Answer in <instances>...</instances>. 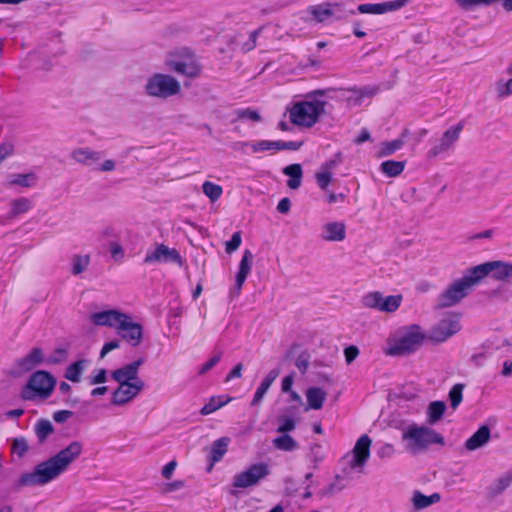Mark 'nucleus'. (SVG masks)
<instances>
[{
	"label": "nucleus",
	"mask_w": 512,
	"mask_h": 512,
	"mask_svg": "<svg viewBox=\"0 0 512 512\" xmlns=\"http://www.w3.org/2000/svg\"><path fill=\"white\" fill-rule=\"evenodd\" d=\"M83 449L82 442L72 441L49 459L37 464L32 472L23 473L14 483L13 489L20 491L23 487L44 486L52 482L80 457Z\"/></svg>",
	"instance_id": "nucleus-1"
},
{
	"label": "nucleus",
	"mask_w": 512,
	"mask_h": 512,
	"mask_svg": "<svg viewBox=\"0 0 512 512\" xmlns=\"http://www.w3.org/2000/svg\"><path fill=\"white\" fill-rule=\"evenodd\" d=\"M335 88L317 89L310 92L307 100L299 101L293 104L289 109L290 121L297 126L310 128L314 126L319 118L325 113L326 101L319 100L317 97L326 96L333 98L332 93Z\"/></svg>",
	"instance_id": "nucleus-2"
},
{
	"label": "nucleus",
	"mask_w": 512,
	"mask_h": 512,
	"mask_svg": "<svg viewBox=\"0 0 512 512\" xmlns=\"http://www.w3.org/2000/svg\"><path fill=\"white\" fill-rule=\"evenodd\" d=\"M491 264H480L467 271L462 278L451 283L439 296L438 308L452 307L465 298L473 286L487 276Z\"/></svg>",
	"instance_id": "nucleus-3"
},
{
	"label": "nucleus",
	"mask_w": 512,
	"mask_h": 512,
	"mask_svg": "<svg viewBox=\"0 0 512 512\" xmlns=\"http://www.w3.org/2000/svg\"><path fill=\"white\" fill-rule=\"evenodd\" d=\"M406 450L412 454L425 451L432 444L444 445V437L430 427L409 425L402 433Z\"/></svg>",
	"instance_id": "nucleus-4"
},
{
	"label": "nucleus",
	"mask_w": 512,
	"mask_h": 512,
	"mask_svg": "<svg viewBox=\"0 0 512 512\" xmlns=\"http://www.w3.org/2000/svg\"><path fill=\"white\" fill-rule=\"evenodd\" d=\"M143 91L148 97L165 100L179 94L181 85L169 74L154 73L147 78Z\"/></svg>",
	"instance_id": "nucleus-5"
},
{
	"label": "nucleus",
	"mask_w": 512,
	"mask_h": 512,
	"mask_svg": "<svg viewBox=\"0 0 512 512\" xmlns=\"http://www.w3.org/2000/svg\"><path fill=\"white\" fill-rule=\"evenodd\" d=\"M56 379L47 371L38 370L34 372L21 392L24 400L48 398L54 391Z\"/></svg>",
	"instance_id": "nucleus-6"
},
{
	"label": "nucleus",
	"mask_w": 512,
	"mask_h": 512,
	"mask_svg": "<svg viewBox=\"0 0 512 512\" xmlns=\"http://www.w3.org/2000/svg\"><path fill=\"white\" fill-rule=\"evenodd\" d=\"M103 151L92 150L88 147H81L74 149L70 157L78 164L92 168L100 172H111L115 170L116 163L112 159H107L100 164V160L103 158Z\"/></svg>",
	"instance_id": "nucleus-7"
},
{
	"label": "nucleus",
	"mask_w": 512,
	"mask_h": 512,
	"mask_svg": "<svg viewBox=\"0 0 512 512\" xmlns=\"http://www.w3.org/2000/svg\"><path fill=\"white\" fill-rule=\"evenodd\" d=\"M426 335L419 325L413 324L406 328L395 344L390 348L391 355H404L414 352L418 349Z\"/></svg>",
	"instance_id": "nucleus-8"
},
{
	"label": "nucleus",
	"mask_w": 512,
	"mask_h": 512,
	"mask_svg": "<svg viewBox=\"0 0 512 512\" xmlns=\"http://www.w3.org/2000/svg\"><path fill=\"white\" fill-rule=\"evenodd\" d=\"M270 474L269 466L260 462L250 465L246 470L233 477V488H249L256 486Z\"/></svg>",
	"instance_id": "nucleus-9"
},
{
	"label": "nucleus",
	"mask_w": 512,
	"mask_h": 512,
	"mask_svg": "<svg viewBox=\"0 0 512 512\" xmlns=\"http://www.w3.org/2000/svg\"><path fill=\"white\" fill-rule=\"evenodd\" d=\"M461 329L459 318L456 315H447L442 318L429 332L427 338L435 343H442Z\"/></svg>",
	"instance_id": "nucleus-10"
},
{
	"label": "nucleus",
	"mask_w": 512,
	"mask_h": 512,
	"mask_svg": "<svg viewBox=\"0 0 512 512\" xmlns=\"http://www.w3.org/2000/svg\"><path fill=\"white\" fill-rule=\"evenodd\" d=\"M464 128V122L460 121L457 124L449 127L438 140V142L428 151V157L435 158L440 154L451 150L455 143L459 140L460 134Z\"/></svg>",
	"instance_id": "nucleus-11"
},
{
	"label": "nucleus",
	"mask_w": 512,
	"mask_h": 512,
	"mask_svg": "<svg viewBox=\"0 0 512 512\" xmlns=\"http://www.w3.org/2000/svg\"><path fill=\"white\" fill-rule=\"evenodd\" d=\"M167 66L170 70L189 78L198 77L202 71V67L195 56L189 52H186L181 58L168 60Z\"/></svg>",
	"instance_id": "nucleus-12"
},
{
	"label": "nucleus",
	"mask_w": 512,
	"mask_h": 512,
	"mask_svg": "<svg viewBox=\"0 0 512 512\" xmlns=\"http://www.w3.org/2000/svg\"><path fill=\"white\" fill-rule=\"evenodd\" d=\"M174 262L182 265V257L175 248H169L164 244H159L154 250L148 251L144 258V263H168Z\"/></svg>",
	"instance_id": "nucleus-13"
},
{
	"label": "nucleus",
	"mask_w": 512,
	"mask_h": 512,
	"mask_svg": "<svg viewBox=\"0 0 512 512\" xmlns=\"http://www.w3.org/2000/svg\"><path fill=\"white\" fill-rule=\"evenodd\" d=\"M302 144H303L302 142H297V141H282V140L269 141V140H261V141H257V142H254V143L238 142L235 145L239 146L241 148H243L245 146H251L252 151L254 153H258V152L267 151V150H271V149L296 151V150H298L302 146Z\"/></svg>",
	"instance_id": "nucleus-14"
},
{
	"label": "nucleus",
	"mask_w": 512,
	"mask_h": 512,
	"mask_svg": "<svg viewBox=\"0 0 512 512\" xmlns=\"http://www.w3.org/2000/svg\"><path fill=\"white\" fill-rule=\"evenodd\" d=\"M116 331L122 339L126 340L133 347H137L143 338L142 325L134 322L128 314L124 320L121 321Z\"/></svg>",
	"instance_id": "nucleus-15"
},
{
	"label": "nucleus",
	"mask_w": 512,
	"mask_h": 512,
	"mask_svg": "<svg viewBox=\"0 0 512 512\" xmlns=\"http://www.w3.org/2000/svg\"><path fill=\"white\" fill-rule=\"evenodd\" d=\"M143 381L131 383H119L118 388L113 392L112 404L122 406L134 399L143 389Z\"/></svg>",
	"instance_id": "nucleus-16"
},
{
	"label": "nucleus",
	"mask_w": 512,
	"mask_h": 512,
	"mask_svg": "<svg viewBox=\"0 0 512 512\" xmlns=\"http://www.w3.org/2000/svg\"><path fill=\"white\" fill-rule=\"evenodd\" d=\"M370 446L371 439L368 435H362L356 442L353 450L352 457L349 460V468L350 469H358L363 468L366 464L367 460L370 457Z\"/></svg>",
	"instance_id": "nucleus-17"
},
{
	"label": "nucleus",
	"mask_w": 512,
	"mask_h": 512,
	"mask_svg": "<svg viewBox=\"0 0 512 512\" xmlns=\"http://www.w3.org/2000/svg\"><path fill=\"white\" fill-rule=\"evenodd\" d=\"M253 259L254 255L250 250H245L243 252L242 259L239 263V270L235 279V285L230 291L231 297H238L240 295L242 286L251 271Z\"/></svg>",
	"instance_id": "nucleus-18"
},
{
	"label": "nucleus",
	"mask_w": 512,
	"mask_h": 512,
	"mask_svg": "<svg viewBox=\"0 0 512 512\" xmlns=\"http://www.w3.org/2000/svg\"><path fill=\"white\" fill-rule=\"evenodd\" d=\"M411 0H393L383 3H367L358 6L357 10L363 14H385L387 12L397 11L404 7Z\"/></svg>",
	"instance_id": "nucleus-19"
},
{
	"label": "nucleus",
	"mask_w": 512,
	"mask_h": 512,
	"mask_svg": "<svg viewBox=\"0 0 512 512\" xmlns=\"http://www.w3.org/2000/svg\"><path fill=\"white\" fill-rule=\"evenodd\" d=\"M127 314L122 313L118 310H106L101 312H96L91 315V321L93 324L97 326H108L115 329H118L120 323Z\"/></svg>",
	"instance_id": "nucleus-20"
},
{
	"label": "nucleus",
	"mask_w": 512,
	"mask_h": 512,
	"mask_svg": "<svg viewBox=\"0 0 512 512\" xmlns=\"http://www.w3.org/2000/svg\"><path fill=\"white\" fill-rule=\"evenodd\" d=\"M144 363V359L140 358L130 364H127L112 372V378L118 383H131L142 381L138 376V370Z\"/></svg>",
	"instance_id": "nucleus-21"
},
{
	"label": "nucleus",
	"mask_w": 512,
	"mask_h": 512,
	"mask_svg": "<svg viewBox=\"0 0 512 512\" xmlns=\"http://www.w3.org/2000/svg\"><path fill=\"white\" fill-rule=\"evenodd\" d=\"M308 12L311 14L312 20L317 23H323L329 17L335 15L336 12H341V5L337 3H322L310 6Z\"/></svg>",
	"instance_id": "nucleus-22"
},
{
	"label": "nucleus",
	"mask_w": 512,
	"mask_h": 512,
	"mask_svg": "<svg viewBox=\"0 0 512 512\" xmlns=\"http://www.w3.org/2000/svg\"><path fill=\"white\" fill-rule=\"evenodd\" d=\"M44 361L42 349L34 347L26 356L17 360L16 366L20 372H29Z\"/></svg>",
	"instance_id": "nucleus-23"
},
{
	"label": "nucleus",
	"mask_w": 512,
	"mask_h": 512,
	"mask_svg": "<svg viewBox=\"0 0 512 512\" xmlns=\"http://www.w3.org/2000/svg\"><path fill=\"white\" fill-rule=\"evenodd\" d=\"M490 438V428L487 425H483L466 440L464 446L468 451H475L484 447L489 442Z\"/></svg>",
	"instance_id": "nucleus-24"
},
{
	"label": "nucleus",
	"mask_w": 512,
	"mask_h": 512,
	"mask_svg": "<svg viewBox=\"0 0 512 512\" xmlns=\"http://www.w3.org/2000/svg\"><path fill=\"white\" fill-rule=\"evenodd\" d=\"M229 443L230 439L228 437H222L212 443L209 454L210 465L207 469L208 472H210L214 464L219 462L226 454Z\"/></svg>",
	"instance_id": "nucleus-25"
},
{
	"label": "nucleus",
	"mask_w": 512,
	"mask_h": 512,
	"mask_svg": "<svg viewBox=\"0 0 512 512\" xmlns=\"http://www.w3.org/2000/svg\"><path fill=\"white\" fill-rule=\"evenodd\" d=\"M345 236V225L341 222H330L323 226L322 238L326 241H342Z\"/></svg>",
	"instance_id": "nucleus-26"
},
{
	"label": "nucleus",
	"mask_w": 512,
	"mask_h": 512,
	"mask_svg": "<svg viewBox=\"0 0 512 512\" xmlns=\"http://www.w3.org/2000/svg\"><path fill=\"white\" fill-rule=\"evenodd\" d=\"M512 484V472L507 471L495 479L488 487V494L491 498L501 495Z\"/></svg>",
	"instance_id": "nucleus-27"
},
{
	"label": "nucleus",
	"mask_w": 512,
	"mask_h": 512,
	"mask_svg": "<svg viewBox=\"0 0 512 512\" xmlns=\"http://www.w3.org/2000/svg\"><path fill=\"white\" fill-rule=\"evenodd\" d=\"M283 174L289 177V180L287 181V186L290 189L296 190L301 186L303 170L300 164H291L286 166L283 169Z\"/></svg>",
	"instance_id": "nucleus-28"
},
{
	"label": "nucleus",
	"mask_w": 512,
	"mask_h": 512,
	"mask_svg": "<svg viewBox=\"0 0 512 512\" xmlns=\"http://www.w3.org/2000/svg\"><path fill=\"white\" fill-rule=\"evenodd\" d=\"M326 392L319 387H310L306 390V398L309 408L319 410L326 400Z\"/></svg>",
	"instance_id": "nucleus-29"
},
{
	"label": "nucleus",
	"mask_w": 512,
	"mask_h": 512,
	"mask_svg": "<svg viewBox=\"0 0 512 512\" xmlns=\"http://www.w3.org/2000/svg\"><path fill=\"white\" fill-rule=\"evenodd\" d=\"M441 500L439 493H433L430 496H426L420 491H415L412 496V503L416 510L425 509L433 504L438 503Z\"/></svg>",
	"instance_id": "nucleus-30"
},
{
	"label": "nucleus",
	"mask_w": 512,
	"mask_h": 512,
	"mask_svg": "<svg viewBox=\"0 0 512 512\" xmlns=\"http://www.w3.org/2000/svg\"><path fill=\"white\" fill-rule=\"evenodd\" d=\"M491 264V269L487 271V275L494 271V277L497 280H507L512 277V263H503L500 261L486 262Z\"/></svg>",
	"instance_id": "nucleus-31"
},
{
	"label": "nucleus",
	"mask_w": 512,
	"mask_h": 512,
	"mask_svg": "<svg viewBox=\"0 0 512 512\" xmlns=\"http://www.w3.org/2000/svg\"><path fill=\"white\" fill-rule=\"evenodd\" d=\"M88 362L87 359H81L72 363L67 367L64 377L74 383L80 382L81 374L85 370Z\"/></svg>",
	"instance_id": "nucleus-32"
},
{
	"label": "nucleus",
	"mask_w": 512,
	"mask_h": 512,
	"mask_svg": "<svg viewBox=\"0 0 512 512\" xmlns=\"http://www.w3.org/2000/svg\"><path fill=\"white\" fill-rule=\"evenodd\" d=\"M34 431L38 442L43 444L54 433V426L48 419H39L35 424Z\"/></svg>",
	"instance_id": "nucleus-33"
},
{
	"label": "nucleus",
	"mask_w": 512,
	"mask_h": 512,
	"mask_svg": "<svg viewBox=\"0 0 512 512\" xmlns=\"http://www.w3.org/2000/svg\"><path fill=\"white\" fill-rule=\"evenodd\" d=\"M38 177L35 173L16 174L8 182V186H21L24 188L34 187L37 184Z\"/></svg>",
	"instance_id": "nucleus-34"
},
{
	"label": "nucleus",
	"mask_w": 512,
	"mask_h": 512,
	"mask_svg": "<svg viewBox=\"0 0 512 512\" xmlns=\"http://www.w3.org/2000/svg\"><path fill=\"white\" fill-rule=\"evenodd\" d=\"M446 405L442 401L431 402L427 409V421L429 424L437 423L444 415Z\"/></svg>",
	"instance_id": "nucleus-35"
},
{
	"label": "nucleus",
	"mask_w": 512,
	"mask_h": 512,
	"mask_svg": "<svg viewBox=\"0 0 512 512\" xmlns=\"http://www.w3.org/2000/svg\"><path fill=\"white\" fill-rule=\"evenodd\" d=\"M273 446L281 451H294L298 448L297 441L288 434H282L272 441Z\"/></svg>",
	"instance_id": "nucleus-36"
},
{
	"label": "nucleus",
	"mask_w": 512,
	"mask_h": 512,
	"mask_svg": "<svg viewBox=\"0 0 512 512\" xmlns=\"http://www.w3.org/2000/svg\"><path fill=\"white\" fill-rule=\"evenodd\" d=\"M404 168V161L387 160L381 164V171L389 177H396L400 175Z\"/></svg>",
	"instance_id": "nucleus-37"
},
{
	"label": "nucleus",
	"mask_w": 512,
	"mask_h": 512,
	"mask_svg": "<svg viewBox=\"0 0 512 512\" xmlns=\"http://www.w3.org/2000/svg\"><path fill=\"white\" fill-rule=\"evenodd\" d=\"M69 345L56 348L46 359L49 365H58L67 361Z\"/></svg>",
	"instance_id": "nucleus-38"
},
{
	"label": "nucleus",
	"mask_w": 512,
	"mask_h": 512,
	"mask_svg": "<svg viewBox=\"0 0 512 512\" xmlns=\"http://www.w3.org/2000/svg\"><path fill=\"white\" fill-rule=\"evenodd\" d=\"M11 206H12L11 212H10L11 217H17L20 214H24V213L28 212L31 209L32 204L28 198L21 197V198L14 199L11 202Z\"/></svg>",
	"instance_id": "nucleus-39"
},
{
	"label": "nucleus",
	"mask_w": 512,
	"mask_h": 512,
	"mask_svg": "<svg viewBox=\"0 0 512 512\" xmlns=\"http://www.w3.org/2000/svg\"><path fill=\"white\" fill-rule=\"evenodd\" d=\"M402 295H390L387 297L382 296L381 311L392 313L395 312L401 305Z\"/></svg>",
	"instance_id": "nucleus-40"
},
{
	"label": "nucleus",
	"mask_w": 512,
	"mask_h": 512,
	"mask_svg": "<svg viewBox=\"0 0 512 512\" xmlns=\"http://www.w3.org/2000/svg\"><path fill=\"white\" fill-rule=\"evenodd\" d=\"M90 263L89 255H74L72 257V274L79 275L84 272Z\"/></svg>",
	"instance_id": "nucleus-41"
},
{
	"label": "nucleus",
	"mask_w": 512,
	"mask_h": 512,
	"mask_svg": "<svg viewBox=\"0 0 512 512\" xmlns=\"http://www.w3.org/2000/svg\"><path fill=\"white\" fill-rule=\"evenodd\" d=\"M202 190L211 202L217 201L223 193V189L220 185L214 184L210 181H205L203 183Z\"/></svg>",
	"instance_id": "nucleus-42"
},
{
	"label": "nucleus",
	"mask_w": 512,
	"mask_h": 512,
	"mask_svg": "<svg viewBox=\"0 0 512 512\" xmlns=\"http://www.w3.org/2000/svg\"><path fill=\"white\" fill-rule=\"evenodd\" d=\"M382 293L375 291L367 293L362 297V304L367 308L381 311Z\"/></svg>",
	"instance_id": "nucleus-43"
},
{
	"label": "nucleus",
	"mask_w": 512,
	"mask_h": 512,
	"mask_svg": "<svg viewBox=\"0 0 512 512\" xmlns=\"http://www.w3.org/2000/svg\"><path fill=\"white\" fill-rule=\"evenodd\" d=\"M464 388V384L457 383L450 389L448 397L453 409H456L462 402Z\"/></svg>",
	"instance_id": "nucleus-44"
},
{
	"label": "nucleus",
	"mask_w": 512,
	"mask_h": 512,
	"mask_svg": "<svg viewBox=\"0 0 512 512\" xmlns=\"http://www.w3.org/2000/svg\"><path fill=\"white\" fill-rule=\"evenodd\" d=\"M226 404L220 397H212L200 410L202 415H209Z\"/></svg>",
	"instance_id": "nucleus-45"
},
{
	"label": "nucleus",
	"mask_w": 512,
	"mask_h": 512,
	"mask_svg": "<svg viewBox=\"0 0 512 512\" xmlns=\"http://www.w3.org/2000/svg\"><path fill=\"white\" fill-rule=\"evenodd\" d=\"M29 446L24 437L14 438L12 442L11 450L18 457L22 458L28 451Z\"/></svg>",
	"instance_id": "nucleus-46"
},
{
	"label": "nucleus",
	"mask_w": 512,
	"mask_h": 512,
	"mask_svg": "<svg viewBox=\"0 0 512 512\" xmlns=\"http://www.w3.org/2000/svg\"><path fill=\"white\" fill-rule=\"evenodd\" d=\"M351 91L356 94L354 104L359 105V104H361V101L363 98L374 96L377 93L378 89H377V87L366 86V87H363L360 89H352Z\"/></svg>",
	"instance_id": "nucleus-47"
},
{
	"label": "nucleus",
	"mask_w": 512,
	"mask_h": 512,
	"mask_svg": "<svg viewBox=\"0 0 512 512\" xmlns=\"http://www.w3.org/2000/svg\"><path fill=\"white\" fill-rule=\"evenodd\" d=\"M278 421V433L287 434L288 432H291L296 428V421L291 417H282L279 418Z\"/></svg>",
	"instance_id": "nucleus-48"
},
{
	"label": "nucleus",
	"mask_w": 512,
	"mask_h": 512,
	"mask_svg": "<svg viewBox=\"0 0 512 512\" xmlns=\"http://www.w3.org/2000/svg\"><path fill=\"white\" fill-rule=\"evenodd\" d=\"M496 92L499 98H505L512 95V78L508 81H498L496 84Z\"/></svg>",
	"instance_id": "nucleus-49"
},
{
	"label": "nucleus",
	"mask_w": 512,
	"mask_h": 512,
	"mask_svg": "<svg viewBox=\"0 0 512 512\" xmlns=\"http://www.w3.org/2000/svg\"><path fill=\"white\" fill-rule=\"evenodd\" d=\"M403 144H404L403 139H395L390 142H385L383 144L382 154L383 155H391L395 151L399 150L403 146Z\"/></svg>",
	"instance_id": "nucleus-50"
},
{
	"label": "nucleus",
	"mask_w": 512,
	"mask_h": 512,
	"mask_svg": "<svg viewBox=\"0 0 512 512\" xmlns=\"http://www.w3.org/2000/svg\"><path fill=\"white\" fill-rule=\"evenodd\" d=\"M237 117H238V119H247V120H251L254 122L261 121L260 114L257 111L251 110L249 108L238 110Z\"/></svg>",
	"instance_id": "nucleus-51"
},
{
	"label": "nucleus",
	"mask_w": 512,
	"mask_h": 512,
	"mask_svg": "<svg viewBox=\"0 0 512 512\" xmlns=\"http://www.w3.org/2000/svg\"><path fill=\"white\" fill-rule=\"evenodd\" d=\"M241 242H242L241 232H239V231L235 232L232 235L231 240L226 243V249H225L226 252L230 254V253L236 251L240 247Z\"/></svg>",
	"instance_id": "nucleus-52"
},
{
	"label": "nucleus",
	"mask_w": 512,
	"mask_h": 512,
	"mask_svg": "<svg viewBox=\"0 0 512 512\" xmlns=\"http://www.w3.org/2000/svg\"><path fill=\"white\" fill-rule=\"evenodd\" d=\"M309 362V354L307 352H302L295 360V366L304 374L309 367Z\"/></svg>",
	"instance_id": "nucleus-53"
},
{
	"label": "nucleus",
	"mask_w": 512,
	"mask_h": 512,
	"mask_svg": "<svg viewBox=\"0 0 512 512\" xmlns=\"http://www.w3.org/2000/svg\"><path fill=\"white\" fill-rule=\"evenodd\" d=\"M222 358V352H218L213 357H211L205 364H203L199 370V374L203 375L207 373L210 369H212L215 365H217Z\"/></svg>",
	"instance_id": "nucleus-54"
},
{
	"label": "nucleus",
	"mask_w": 512,
	"mask_h": 512,
	"mask_svg": "<svg viewBox=\"0 0 512 512\" xmlns=\"http://www.w3.org/2000/svg\"><path fill=\"white\" fill-rule=\"evenodd\" d=\"M110 253L115 261H120L124 257V249L121 244L117 241L110 243Z\"/></svg>",
	"instance_id": "nucleus-55"
},
{
	"label": "nucleus",
	"mask_w": 512,
	"mask_h": 512,
	"mask_svg": "<svg viewBox=\"0 0 512 512\" xmlns=\"http://www.w3.org/2000/svg\"><path fill=\"white\" fill-rule=\"evenodd\" d=\"M316 180L319 187L325 190L332 180V174L328 171L317 173Z\"/></svg>",
	"instance_id": "nucleus-56"
},
{
	"label": "nucleus",
	"mask_w": 512,
	"mask_h": 512,
	"mask_svg": "<svg viewBox=\"0 0 512 512\" xmlns=\"http://www.w3.org/2000/svg\"><path fill=\"white\" fill-rule=\"evenodd\" d=\"M107 381V371L105 369H98L95 374L90 378V385L105 383Z\"/></svg>",
	"instance_id": "nucleus-57"
},
{
	"label": "nucleus",
	"mask_w": 512,
	"mask_h": 512,
	"mask_svg": "<svg viewBox=\"0 0 512 512\" xmlns=\"http://www.w3.org/2000/svg\"><path fill=\"white\" fill-rule=\"evenodd\" d=\"M101 239H117L118 234L116 232V229L112 225H107L103 227L100 232Z\"/></svg>",
	"instance_id": "nucleus-58"
},
{
	"label": "nucleus",
	"mask_w": 512,
	"mask_h": 512,
	"mask_svg": "<svg viewBox=\"0 0 512 512\" xmlns=\"http://www.w3.org/2000/svg\"><path fill=\"white\" fill-rule=\"evenodd\" d=\"M394 452H395L394 446L392 444L386 443L378 449L377 455L381 459L390 458L393 456Z\"/></svg>",
	"instance_id": "nucleus-59"
},
{
	"label": "nucleus",
	"mask_w": 512,
	"mask_h": 512,
	"mask_svg": "<svg viewBox=\"0 0 512 512\" xmlns=\"http://www.w3.org/2000/svg\"><path fill=\"white\" fill-rule=\"evenodd\" d=\"M176 467H177V462L175 460L170 461L162 468V471H161L162 476L165 479H170L172 477Z\"/></svg>",
	"instance_id": "nucleus-60"
},
{
	"label": "nucleus",
	"mask_w": 512,
	"mask_h": 512,
	"mask_svg": "<svg viewBox=\"0 0 512 512\" xmlns=\"http://www.w3.org/2000/svg\"><path fill=\"white\" fill-rule=\"evenodd\" d=\"M345 359L348 364L356 359L359 355V349L356 346H349L344 350Z\"/></svg>",
	"instance_id": "nucleus-61"
},
{
	"label": "nucleus",
	"mask_w": 512,
	"mask_h": 512,
	"mask_svg": "<svg viewBox=\"0 0 512 512\" xmlns=\"http://www.w3.org/2000/svg\"><path fill=\"white\" fill-rule=\"evenodd\" d=\"M73 415V412L72 411H69V410H59V411H56L54 414H53V419L57 422V423H64L65 421H67L71 416Z\"/></svg>",
	"instance_id": "nucleus-62"
},
{
	"label": "nucleus",
	"mask_w": 512,
	"mask_h": 512,
	"mask_svg": "<svg viewBox=\"0 0 512 512\" xmlns=\"http://www.w3.org/2000/svg\"><path fill=\"white\" fill-rule=\"evenodd\" d=\"M119 347H120V342L118 340H113V341L105 343L100 352V357L104 358L109 352H111L112 350H115Z\"/></svg>",
	"instance_id": "nucleus-63"
},
{
	"label": "nucleus",
	"mask_w": 512,
	"mask_h": 512,
	"mask_svg": "<svg viewBox=\"0 0 512 512\" xmlns=\"http://www.w3.org/2000/svg\"><path fill=\"white\" fill-rule=\"evenodd\" d=\"M268 390H266L264 387H258L255 394H254V397L251 401V405L252 406H257L261 403L262 399L264 398L266 392Z\"/></svg>",
	"instance_id": "nucleus-64"
}]
</instances>
